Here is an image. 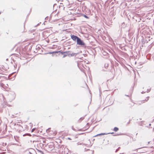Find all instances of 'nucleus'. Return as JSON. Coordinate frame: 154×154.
<instances>
[{"label":"nucleus","instance_id":"1","mask_svg":"<svg viewBox=\"0 0 154 154\" xmlns=\"http://www.w3.org/2000/svg\"><path fill=\"white\" fill-rule=\"evenodd\" d=\"M46 132L49 135L53 137L55 136L57 133V131L54 129H51V128H48L46 131Z\"/></svg>","mask_w":154,"mask_h":154},{"label":"nucleus","instance_id":"3","mask_svg":"<svg viewBox=\"0 0 154 154\" xmlns=\"http://www.w3.org/2000/svg\"><path fill=\"white\" fill-rule=\"evenodd\" d=\"M89 127V124L87 123L85 126L83 127L82 128L78 130L79 131H85L87 130Z\"/></svg>","mask_w":154,"mask_h":154},{"label":"nucleus","instance_id":"11","mask_svg":"<svg viewBox=\"0 0 154 154\" xmlns=\"http://www.w3.org/2000/svg\"><path fill=\"white\" fill-rule=\"evenodd\" d=\"M113 133H113V132L111 133V134H113Z\"/></svg>","mask_w":154,"mask_h":154},{"label":"nucleus","instance_id":"9","mask_svg":"<svg viewBox=\"0 0 154 154\" xmlns=\"http://www.w3.org/2000/svg\"><path fill=\"white\" fill-rule=\"evenodd\" d=\"M35 130V128H33L32 130V131H31V132H33V131H34Z\"/></svg>","mask_w":154,"mask_h":154},{"label":"nucleus","instance_id":"10","mask_svg":"<svg viewBox=\"0 0 154 154\" xmlns=\"http://www.w3.org/2000/svg\"><path fill=\"white\" fill-rule=\"evenodd\" d=\"M68 139L69 140H71V139L70 138H68Z\"/></svg>","mask_w":154,"mask_h":154},{"label":"nucleus","instance_id":"8","mask_svg":"<svg viewBox=\"0 0 154 154\" xmlns=\"http://www.w3.org/2000/svg\"><path fill=\"white\" fill-rule=\"evenodd\" d=\"M83 16L85 18H87V19H89V17L87 16L86 15H83Z\"/></svg>","mask_w":154,"mask_h":154},{"label":"nucleus","instance_id":"12","mask_svg":"<svg viewBox=\"0 0 154 154\" xmlns=\"http://www.w3.org/2000/svg\"><path fill=\"white\" fill-rule=\"evenodd\" d=\"M1 14V12H0V14Z\"/></svg>","mask_w":154,"mask_h":154},{"label":"nucleus","instance_id":"2","mask_svg":"<svg viewBox=\"0 0 154 154\" xmlns=\"http://www.w3.org/2000/svg\"><path fill=\"white\" fill-rule=\"evenodd\" d=\"M77 44L78 45H85V43L79 38L77 41Z\"/></svg>","mask_w":154,"mask_h":154},{"label":"nucleus","instance_id":"6","mask_svg":"<svg viewBox=\"0 0 154 154\" xmlns=\"http://www.w3.org/2000/svg\"><path fill=\"white\" fill-rule=\"evenodd\" d=\"M84 119V118L83 117H82L80 118L78 121V122H80L82 120H83Z\"/></svg>","mask_w":154,"mask_h":154},{"label":"nucleus","instance_id":"4","mask_svg":"<svg viewBox=\"0 0 154 154\" xmlns=\"http://www.w3.org/2000/svg\"><path fill=\"white\" fill-rule=\"evenodd\" d=\"M71 38L74 41H76V40H77V39L79 38L77 36L73 35H71Z\"/></svg>","mask_w":154,"mask_h":154},{"label":"nucleus","instance_id":"7","mask_svg":"<svg viewBox=\"0 0 154 154\" xmlns=\"http://www.w3.org/2000/svg\"><path fill=\"white\" fill-rule=\"evenodd\" d=\"M104 134H102V133H101V134H97L94 137H96L97 136H100V135H103Z\"/></svg>","mask_w":154,"mask_h":154},{"label":"nucleus","instance_id":"5","mask_svg":"<svg viewBox=\"0 0 154 154\" xmlns=\"http://www.w3.org/2000/svg\"><path fill=\"white\" fill-rule=\"evenodd\" d=\"M119 130V129L118 128L116 127H115L114 128V129H113V131H115V132H116L117 131H118Z\"/></svg>","mask_w":154,"mask_h":154}]
</instances>
